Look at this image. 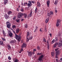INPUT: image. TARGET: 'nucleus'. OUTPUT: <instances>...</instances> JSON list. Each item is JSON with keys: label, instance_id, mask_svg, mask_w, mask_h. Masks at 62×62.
<instances>
[{"label": "nucleus", "instance_id": "53", "mask_svg": "<svg viewBox=\"0 0 62 62\" xmlns=\"http://www.w3.org/2000/svg\"><path fill=\"white\" fill-rule=\"evenodd\" d=\"M2 40H4V41H5L6 40V39L5 38H2Z\"/></svg>", "mask_w": 62, "mask_h": 62}, {"label": "nucleus", "instance_id": "2", "mask_svg": "<svg viewBox=\"0 0 62 62\" xmlns=\"http://www.w3.org/2000/svg\"><path fill=\"white\" fill-rule=\"evenodd\" d=\"M15 38L16 39L18 40V42H19V41L20 42L21 41V35H17V34H15Z\"/></svg>", "mask_w": 62, "mask_h": 62}, {"label": "nucleus", "instance_id": "48", "mask_svg": "<svg viewBox=\"0 0 62 62\" xmlns=\"http://www.w3.org/2000/svg\"><path fill=\"white\" fill-rule=\"evenodd\" d=\"M33 52H36L37 51V49H34L33 50Z\"/></svg>", "mask_w": 62, "mask_h": 62}, {"label": "nucleus", "instance_id": "29", "mask_svg": "<svg viewBox=\"0 0 62 62\" xmlns=\"http://www.w3.org/2000/svg\"><path fill=\"white\" fill-rule=\"evenodd\" d=\"M37 11H38V8H36L35 10V13H37Z\"/></svg>", "mask_w": 62, "mask_h": 62}, {"label": "nucleus", "instance_id": "8", "mask_svg": "<svg viewBox=\"0 0 62 62\" xmlns=\"http://www.w3.org/2000/svg\"><path fill=\"white\" fill-rule=\"evenodd\" d=\"M4 16L5 17V19H6V20H8V15H7V14L5 15Z\"/></svg>", "mask_w": 62, "mask_h": 62}, {"label": "nucleus", "instance_id": "9", "mask_svg": "<svg viewBox=\"0 0 62 62\" xmlns=\"http://www.w3.org/2000/svg\"><path fill=\"white\" fill-rule=\"evenodd\" d=\"M47 4V6L48 7H49V5H50V0H48L46 2Z\"/></svg>", "mask_w": 62, "mask_h": 62}, {"label": "nucleus", "instance_id": "56", "mask_svg": "<svg viewBox=\"0 0 62 62\" xmlns=\"http://www.w3.org/2000/svg\"><path fill=\"white\" fill-rule=\"evenodd\" d=\"M42 29H40V32H42Z\"/></svg>", "mask_w": 62, "mask_h": 62}, {"label": "nucleus", "instance_id": "18", "mask_svg": "<svg viewBox=\"0 0 62 62\" xmlns=\"http://www.w3.org/2000/svg\"><path fill=\"white\" fill-rule=\"evenodd\" d=\"M4 37H6V32L4 30L2 31Z\"/></svg>", "mask_w": 62, "mask_h": 62}, {"label": "nucleus", "instance_id": "51", "mask_svg": "<svg viewBox=\"0 0 62 62\" xmlns=\"http://www.w3.org/2000/svg\"><path fill=\"white\" fill-rule=\"evenodd\" d=\"M45 31L46 32L47 31V30L46 29V28H45Z\"/></svg>", "mask_w": 62, "mask_h": 62}, {"label": "nucleus", "instance_id": "27", "mask_svg": "<svg viewBox=\"0 0 62 62\" xmlns=\"http://www.w3.org/2000/svg\"><path fill=\"white\" fill-rule=\"evenodd\" d=\"M35 28H36V29H35V30L34 31V32H36V31H37V29H38V26H36L35 27Z\"/></svg>", "mask_w": 62, "mask_h": 62}, {"label": "nucleus", "instance_id": "16", "mask_svg": "<svg viewBox=\"0 0 62 62\" xmlns=\"http://www.w3.org/2000/svg\"><path fill=\"white\" fill-rule=\"evenodd\" d=\"M60 53V51L59 50H58V51L56 52V54L57 55H59Z\"/></svg>", "mask_w": 62, "mask_h": 62}, {"label": "nucleus", "instance_id": "46", "mask_svg": "<svg viewBox=\"0 0 62 62\" xmlns=\"http://www.w3.org/2000/svg\"><path fill=\"white\" fill-rule=\"evenodd\" d=\"M20 10L21 11H22V12H23V8H21V9Z\"/></svg>", "mask_w": 62, "mask_h": 62}, {"label": "nucleus", "instance_id": "60", "mask_svg": "<svg viewBox=\"0 0 62 62\" xmlns=\"http://www.w3.org/2000/svg\"><path fill=\"white\" fill-rule=\"evenodd\" d=\"M23 21H24V19H21V22H23Z\"/></svg>", "mask_w": 62, "mask_h": 62}, {"label": "nucleus", "instance_id": "57", "mask_svg": "<svg viewBox=\"0 0 62 62\" xmlns=\"http://www.w3.org/2000/svg\"><path fill=\"white\" fill-rule=\"evenodd\" d=\"M47 44H49V40H47Z\"/></svg>", "mask_w": 62, "mask_h": 62}, {"label": "nucleus", "instance_id": "5", "mask_svg": "<svg viewBox=\"0 0 62 62\" xmlns=\"http://www.w3.org/2000/svg\"><path fill=\"white\" fill-rule=\"evenodd\" d=\"M28 3H28V4L27 6L28 7H29V8H30L31 7V6H32V4L31 3H30V2H29V1H28Z\"/></svg>", "mask_w": 62, "mask_h": 62}, {"label": "nucleus", "instance_id": "26", "mask_svg": "<svg viewBox=\"0 0 62 62\" xmlns=\"http://www.w3.org/2000/svg\"><path fill=\"white\" fill-rule=\"evenodd\" d=\"M54 52H52L51 53V54L52 56L54 57Z\"/></svg>", "mask_w": 62, "mask_h": 62}, {"label": "nucleus", "instance_id": "58", "mask_svg": "<svg viewBox=\"0 0 62 62\" xmlns=\"http://www.w3.org/2000/svg\"><path fill=\"white\" fill-rule=\"evenodd\" d=\"M47 48L48 49H49V45H48V46L47 47Z\"/></svg>", "mask_w": 62, "mask_h": 62}, {"label": "nucleus", "instance_id": "1", "mask_svg": "<svg viewBox=\"0 0 62 62\" xmlns=\"http://www.w3.org/2000/svg\"><path fill=\"white\" fill-rule=\"evenodd\" d=\"M23 15L24 17L25 18H26L27 15L25 14H23V13L21 12L18 13L17 17L18 18H21Z\"/></svg>", "mask_w": 62, "mask_h": 62}, {"label": "nucleus", "instance_id": "61", "mask_svg": "<svg viewBox=\"0 0 62 62\" xmlns=\"http://www.w3.org/2000/svg\"><path fill=\"white\" fill-rule=\"evenodd\" d=\"M56 61L57 62H58V59H56Z\"/></svg>", "mask_w": 62, "mask_h": 62}, {"label": "nucleus", "instance_id": "25", "mask_svg": "<svg viewBox=\"0 0 62 62\" xmlns=\"http://www.w3.org/2000/svg\"><path fill=\"white\" fill-rule=\"evenodd\" d=\"M29 35V32H27V37H28Z\"/></svg>", "mask_w": 62, "mask_h": 62}, {"label": "nucleus", "instance_id": "63", "mask_svg": "<svg viewBox=\"0 0 62 62\" xmlns=\"http://www.w3.org/2000/svg\"><path fill=\"white\" fill-rule=\"evenodd\" d=\"M49 35H50V36L51 37H52V34L51 33Z\"/></svg>", "mask_w": 62, "mask_h": 62}, {"label": "nucleus", "instance_id": "43", "mask_svg": "<svg viewBox=\"0 0 62 62\" xmlns=\"http://www.w3.org/2000/svg\"><path fill=\"white\" fill-rule=\"evenodd\" d=\"M16 16H14L13 17V19L14 20H15V19H16Z\"/></svg>", "mask_w": 62, "mask_h": 62}, {"label": "nucleus", "instance_id": "38", "mask_svg": "<svg viewBox=\"0 0 62 62\" xmlns=\"http://www.w3.org/2000/svg\"><path fill=\"white\" fill-rule=\"evenodd\" d=\"M43 40L45 42H46V40L44 38H43Z\"/></svg>", "mask_w": 62, "mask_h": 62}, {"label": "nucleus", "instance_id": "34", "mask_svg": "<svg viewBox=\"0 0 62 62\" xmlns=\"http://www.w3.org/2000/svg\"><path fill=\"white\" fill-rule=\"evenodd\" d=\"M10 43H15V42L14 41H10Z\"/></svg>", "mask_w": 62, "mask_h": 62}, {"label": "nucleus", "instance_id": "59", "mask_svg": "<svg viewBox=\"0 0 62 62\" xmlns=\"http://www.w3.org/2000/svg\"><path fill=\"white\" fill-rule=\"evenodd\" d=\"M9 23H9V22H6V23L7 24H9Z\"/></svg>", "mask_w": 62, "mask_h": 62}, {"label": "nucleus", "instance_id": "24", "mask_svg": "<svg viewBox=\"0 0 62 62\" xmlns=\"http://www.w3.org/2000/svg\"><path fill=\"white\" fill-rule=\"evenodd\" d=\"M29 1L31 3H33L34 4L35 3V2L33 1Z\"/></svg>", "mask_w": 62, "mask_h": 62}, {"label": "nucleus", "instance_id": "22", "mask_svg": "<svg viewBox=\"0 0 62 62\" xmlns=\"http://www.w3.org/2000/svg\"><path fill=\"white\" fill-rule=\"evenodd\" d=\"M57 3H58V0H56L55 1V2H54V5H57Z\"/></svg>", "mask_w": 62, "mask_h": 62}, {"label": "nucleus", "instance_id": "42", "mask_svg": "<svg viewBox=\"0 0 62 62\" xmlns=\"http://www.w3.org/2000/svg\"><path fill=\"white\" fill-rule=\"evenodd\" d=\"M16 27V26L15 25H13L12 26V27L13 28H15Z\"/></svg>", "mask_w": 62, "mask_h": 62}, {"label": "nucleus", "instance_id": "13", "mask_svg": "<svg viewBox=\"0 0 62 62\" xmlns=\"http://www.w3.org/2000/svg\"><path fill=\"white\" fill-rule=\"evenodd\" d=\"M20 31V29L19 28H17L16 30V33H18Z\"/></svg>", "mask_w": 62, "mask_h": 62}, {"label": "nucleus", "instance_id": "52", "mask_svg": "<svg viewBox=\"0 0 62 62\" xmlns=\"http://www.w3.org/2000/svg\"><path fill=\"white\" fill-rule=\"evenodd\" d=\"M58 56V55H56L55 58H58V57H57V56Z\"/></svg>", "mask_w": 62, "mask_h": 62}, {"label": "nucleus", "instance_id": "3", "mask_svg": "<svg viewBox=\"0 0 62 62\" xmlns=\"http://www.w3.org/2000/svg\"><path fill=\"white\" fill-rule=\"evenodd\" d=\"M26 46H27L26 44V43H24L21 46V48L23 49L24 47V48H26Z\"/></svg>", "mask_w": 62, "mask_h": 62}, {"label": "nucleus", "instance_id": "23", "mask_svg": "<svg viewBox=\"0 0 62 62\" xmlns=\"http://www.w3.org/2000/svg\"><path fill=\"white\" fill-rule=\"evenodd\" d=\"M62 44L61 43H59L58 44V46L59 47H61V46H62Z\"/></svg>", "mask_w": 62, "mask_h": 62}, {"label": "nucleus", "instance_id": "20", "mask_svg": "<svg viewBox=\"0 0 62 62\" xmlns=\"http://www.w3.org/2000/svg\"><path fill=\"white\" fill-rule=\"evenodd\" d=\"M49 21V19L48 18H47L46 19L45 21V23H48V22Z\"/></svg>", "mask_w": 62, "mask_h": 62}, {"label": "nucleus", "instance_id": "28", "mask_svg": "<svg viewBox=\"0 0 62 62\" xmlns=\"http://www.w3.org/2000/svg\"><path fill=\"white\" fill-rule=\"evenodd\" d=\"M39 61H42V58L39 57Z\"/></svg>", "mask_w": 62, "mask_h": 62}, {"label": "nucleus", "instance_id": "31", "mask_svg": "<svg viewBox=\"0 0 62 62\" xmlns=\"http://www.w3.org/2000/svg\"><path fill=\"white\" fill-rule=\"evenodd\" d=\"M37 49L38 50H40V48L39 46H37Z\"/></svg>", "mask_w": 62, "mask_h": 62}, {"label": "nucleus", "instance_id": "30", "mask_svg": "<svg viewBox=\"0 0 62 62\" xmlns=\"http://www.w3.org/2000/svg\"><path fill=\"white\" fill-rule=\"evenodd\" d=\"M60 20L59 19H57V23H60Z\"/></svg>", "mask_w": 62, "mask_h": 62}, {"label": "nucleus", "instance_id": "45", "mask_svg": "<svg viewBox=\"0 0 62 62\" xmlns=\"http://www.w3.org/2000/svg\"><path fill=\"white\" fill-rule=\"evenodd\" d=\"M59 24L57 23L56 24V26H57V27H58V26H59Z\"/></svg>", "mask_w": 62, "mask_h": 62}, {"label": "nucleus", "instance_id": "17", "mask_svg": "<svg viewBox=\"0 0 62 62\" xmlns=\"http://www.w3.org/2000/svg\"><path fill=\"white\" fill-rule=\"evenodd\" d=\"M37 7H39L41 6L40 3H39V2H37Z\"/></svg>", "mask_w": 62, "mask_h": 62}, {"label": "nucleus", "instance_id": "12", "mask_svg": "<svg viewBox=\"0 0 62 62\" xmlns=\"http://www.w3.org/2000/svg\"><path fill=\"white\" fill-rule=\"evenodd\" d=\"M14 61L15 62H19L18 59H16V58H15L13 59Z\"/></svg>", "mask_w": 62, "mask_h": 62}, {"label": "nucleus", "instance_id": "50", "mask_svg": "<svg viewBox=\"0 0 62 62\" xmlns=\"http://www.w3.org/2000/svg\"><path fill=\"white\" fill-rule=\"evenodd\" d=\"M50 14H51L53 15V14H54V13L53 12H52V11H51L50 12Z\"/></svg>", "mask_w": 62, "mask_h": 62}, {"label": "nucleus", "instance_id": "36", "mask_svg": "<svg viewBox=\"0 0 62 62\" xmlns=\"http://www.w3.org/2000/svg\"><path fill=\"white\" fill-rule=\"evenodd\" d=\"M54 41H55V39H53L52 41V44H53V43H54Z\"/></svg>", "mask_w": 62, "mask_h": 62}, {"label": "nucleus", "instance_id": "40", "mask_svg": "<svg viewBox=\"0 0 62 62\" xmlns=\"http://www.w3.org/2000/svg\"><path fill=\"white\" fill-rule=\"evenodd\" d=\"M51 14L50 13H47V16H50V15H51Z\"/></svg>", "mask_w": 62, "mask_h": 62}, {"label": "nucleus", "instance_id": "32", "mask_svg": "<svg viewBox=\"0 0 62 62\" xmlns=\"http://www.w3.org/2000/svg\"><path fill=\"white\" fill-rule=\"evenodd\" d=\"M37 54L38 55H41V54H42V53H38Z\"/></svg>", "mask_w": 62, "mask_h": 62}, {"label": "nucleus", "instance_id": "44", "mask_svg": "<svg viewBox=\"0 0 62 62\" xmlns=\"http://www.w3.org/2000/svg\"><path fill=\"white\" fill-rule=\"evenodd\" d=\"M44 56L43 55H42L40 56L39 57L40 58H43V57Z\"/></svg>", "mask_w": 62, "mask_h": 62}, {"label": "nucleus", "instance_id": "6", "mask_svg": "<svg viewBox=\"0 0 62 62\" xmlns=\"http://www.w3.org/2000/svg\"><path fill=\"white\" fill-rule=\"evenodd\" d=\"M7 49H8L9 50H10L11 49V46L9 44L7 45Z\"/></svg>", "mask_w": 62, "mask_h": 62}, {"label": "nucleus", "instance_id": "14", "mask_svg": "<svg viewBox=\"0 0 62 62\" xmlns=\"http://www.w3.org/2000/svg\"><path fill=\"white\" fill-rule=\"evenodd\" d=\"M12 13V12L10 11H8V14L9 15H10V14H11Z\"/></svg>", "mask_w": 62, "mask_h": 62}, {"label": "nucleus", "instance_id": "33", "mask_svg": "<svg viewBox=\"0 0 62 62\" xmlns=\"http://www.w3.org/2000/svg\"><path fill=\"white\" fill-rule=\"evenodd\" d=\"M8 59L9 60H11V58L10 56H8Z\"/></svg>", "mask_w": 62, "mask_h": 62}, {"label": "nucleus", "instance_id": "11", "mask_svg": "<svg viewBox=\"0 0 62 62\" xmlns=\"http://www.w3.org/2000/svg\"><path fill=\"white\" fill-rule=\"evenodd\" d=\"M32 10L30 11V14H29V17H32Z\"/></svg>", "mask_w": 62, "mask_h": 62}, {"label": "nucleus", "instance_id": "37", "mask_svg": "<svg viewBox=\"0 0 62 62\" xmlns=\"http://www.w3.org/2000/svg\"><path fill=\"white\" fill-rule=\"evenodd\" d=\"M24 26L25 28H27V24H25L24 25Z\"/></svg>", "mask_w": 62, "mask_h": 62}, {"label": "nucleus", "instance_id": "39", "mask_svg": "<svg viewBox=\"0 0 62 62\" xmlns=\"http://www.w3.org/2000/svg\"><path fill=\"white\" fill-rule=\"evenodd\" d=\"M20 19H18L17 20H16V21L17 22V23H19V22H20Z\"/></svg>", "mask_w": 62, "mask_h": 62}, {"label": "nucleus", "instance_id": "4", "mask_svg": "<svg viewBox=\"0 0 62 62\" xmlns=\"http://www.w3.org/2000/svg\"><path fill=\"white\" fill-rule=\"evenodd\" d=\"M33 39V36H32L31 37V36H29V37H27L26 40L27 41H29V40H31Z\"/></svg>", "mask_w": 62, "mask_h": 62}, {"label": "nucleus", "instance_id": "49", "mask_svg": "<svg viewBox=\"0 0 62 62\" xmlns=\"http://www.w3.org/2000/svg\"><path fill=\"white\" fill-rule=\"evenodd\" d=\"M0 45H1L3 46H4V43H0Z\"/></svg>", "mask_w": 62, "mask_h": 62}, {"label": "nucleus", "instance_id": "15", "mask_svg": "<svg viewBox=\"0 0 62 62\" xmlns=\"http://www.w3.org/2000/svg\"><path fill=\"white\" fill-rule=\"evenodd\" d=\"M8 0H4V5H6V4H7V3H8Z\"/></svg>", "mask_w": 62, "mask_h": 62}, {"label": "nucleus", "instance_id": "54", "mask_svg": "<svg viewBox=\"0 0 62 62\" xmlns=\"http://www.w3.org/2000/svg\"><path fill=\"white\" fill-rule=\"evenodd\" d=\"M23 48H21V49L20 51H21V52H23Z\"/></svg>", "mask_w": 62, "mask_h": 62}, {"label": "nucleus", "instance_id": "10", "mask_svg": "<svg viewBox=\"0 0 62 62\" xmlns=\"http://www.w3.org/2000/svg\"><path fill=\"white\" fill-rule=\"evenodd\" d=\"M28 55L29 56H32V52H29V51H28Z\"/></svg>", "mask_w": 62, "mask_h": 62}, {"label": "nucleus", "instance_id": "64", "mask_svg": "<svg viewBox=\"0 0 62 62\" xmlns=\"http://www.w3.org/2000/svg\"><path fill=\"white\" fill-rule=\"evenodd\" d=\"M16 10H17V11H19V8H16Z\"/></svg>", "mask_w": 62, "mask_h": 62}, {"label": "nucleus", "instance_id": "62", "mask_svg": "<svg viewBox=\"0 0 62 62\" xmlns=\"http://www.w3.org/2000/svg\"><path fill=\"white\" fill-rule=\"evenodd\" d=\"M58 48H57L55 49V51H57V50H58Z\"/></svg>", "mask_w": 62, "mask_h": 62}, {"label": "nucleus", "instance_id": "47", "mask_svg": "<svg viewBox=\"0 0 62 62\" xmlns=\"http://www.w3.org/2000/svg\"><path fill=\"white\" fill-rule=\"evenodd\" d=\"M60 42H62V39H61V38H60Z\"/></svg>", "mask_w": 62, "mask_h": 62}, {"label": "nucleus", "instance_id": "21", "mask_svg": "<svg viewBox=\"0 0 62 62\" xmlns=\"http://www.w3.org/2000/svg\"><path fill=\"white\" fill-rule=\"evenodd\" d=\"M8 34L10 37H12L13 35V34H12V33H8Z\"/></svg>", "mask_w": 62, "mask_h": 62}, {"label": "nucleus", "instance_id": "55", "mask_svg": "<svg viewBox=\"0 0 62 62\" xmlns=\"http://www.w3.org/2000/svg\"><path fill=\"white\" fill-rule=\"evenodd\" d=\"M13 32L14 33V34H15H15H16V33H15V32L14 31V30H13Z\"/></svg>", "mask_w": 62, "mask_h": 62}, {"label": "nucleus", "instance_id": "19", "mask_svg": "<svg viewBox=\"0 0 62 62\" xmlns=\"http://www.w3.org/2000/svg\"><path fill=\"white\" fill-rule=\"evenodd\" d=\"M58 44V43H56L54 45V47H56L57 45Z\"/></svg>", "mask_w": 62, "mask_h": 62}, {"label": "nucleus", "instance_id": "35", "mask_svg": "<svg viewBox=\"0 0 62 62\" xmlns=\"http://www.w3.org/2000/svg\"><path fill=\"white\" fill-rule=\"evenodd\" d=\"M55 41H57L58 40V39L57 37H56L55 38Z\"/></svg>", "mask_w": 62, "mask_h": 62}, {"label": "nucleus", "instance_id": "7", "mask_svg": "<svg viewBox=\"0 0 62 62\" xmlns=\"http://www.w3.org/2000/svg\"><path fill=\"white\" fill-rule=\"evenodd\" d=\"M7 28H8L9 29V28H10V26H11V23H9V24H7Z\"/></svg>", "mask_w": 62, "mask_h": 62}, {"label": "nucleus", "instance_id": "41", "mask_svg": "<svg viewBox=\"0 0 62 62\" xmlns=\"http://www.w3.org/2000/svg\"><path fill=\"white\" fill-rule=\"evenodd\" d=\"M27 5V2H24V6H25V5Z\"/></svg>", "mask_w": 62, "mask_h": 62}]
</instances>
